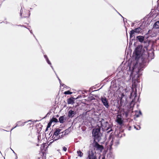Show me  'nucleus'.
Segmentation results:
<instances>
[{
	"label": "nucleus",
	"mask_w": 159,
	"mask_h": 159,
	"mask_svg": "<svg viewBox=\"0 0 159 159\" xmlns=\"http://www.w3.org/2000/svg\"><path fill=\"white\" fill-rule=\"evenodd\" d=\"M10 148L11 150L13 151V152L15 154V155H16V154L14 152V151L11 148Z\"/></svg>",
	"instance_id": "nucleus-43"
},
{
	"label": "nucleus",
	"mask_w": 159,
	"mask_h": 159,
	"mask_svg": "<svg viewBox=\"0 0 159 159\" xmlns=\"http://www.w3.org/2000/svg\"><path fill=\"white\" fill-rule=\"evenodd\" d=\"M132 38L131 39H130V42H129V45L130 46L131 45H132V42H131V41H132L133 40H134V38Z\"/></svg>",
	"instance_id": "nucleus-26"
},
{
	"label": "nucleus",
	"mask_w": 159,
	"mask_h": 159,
	"mask_svg": "<svg viewBox=\"0 0 159 159\" xmlns=\"http://www.w3.org/2000/svg\"><path fill=\"white\" fill-rule=\"evenodd\" d=\"M100 99L101 100L103 105L107 109H109L110 107V105L108 99L104 96H101Z\"/></svg>",
	"instance_id": "nucleus-6"
},
{
	"label": "nucleus",
	"mask_w": 159,
	"mask_h": 159,
	"mask_svg": "<svg viewBox=\"0 0 159 159\" xmlns=\"http://www.w3.org/2000/svg\"><path fill=\"white\" fill-rule=\"evenodd\" d=\"M23 27H25V28H27V29H28V28H27L26 27L25 25H24V26H23Z\"/></svg>",
	"instance_id": "nucleus-50"
},
{
	"label": "nucleus",
	"mask_w": 159,
	"mask_h": 159,
	"mask_svg": "<svg viewBox=\"0 0 159 159\" xmlns=\"http://www.w3.org/2000/svg\"><path fill=\"white\" fill-rule=\"evenodd\" d=\"M117 122L119 124L121 125L122 123V122L121 120L120 121H117Z\"/></svg>",
	"instance_id": "nucleus-34"
},
{
	"label": "nucleus",
	"mask_w": 159,
	"mask_h": 159,
	"mask_svg": "<svg viewBox=\"0 0 159 159\" xmlns=\"http://www.w3.org/2000/svg\"><path fill=\"white\" fill-rule=\"evenodd\" d=\"M93 88L91 87L89 89V91L90 92H91V91H92V92L94 91H93Z\"/></svg>",
	"instance_id": "nucleus-35"
},
{
	"label": "nucleus",
	"mask_w": 159,
	"mask_h": 159,
	"mask_svg": "<svg viewBox=\"0 0 159 159\" xmlns=\"http://www.w3.org/2000/svg\"><path fill=\"white\" fill-rule=\"evenodd\" d=\"M44 57L45 58V59H47L48 58L47 57V56L46 55H44Z\"/></svg>",
	"instance_id": "nucleus-40"
},
{
	"label": "nucleus",
	"mask_w": 159,
	"mask_h": 159,
	"mask_svg": "<svg viewBox=\"0 0 159 159\" xmlns=\"http://www.w3.org/2000/svg\"><path fill=\"white\" fill-rule=\"evenodd\" d=\"M17 25L18 26H21V27H23V26H24V25Z\"/></svg>",
	"instance_id": "nucleus-41"
},
{
	"label": "nucleus",
	"mask_w": 159,
	"mask_h": 159,
	"mask_svg": "<svg viewBox=\"0 0 159 159\" xmlns=\"http://www.w3.org/2000/svg\"><path fill=\"white\" fill-rule=\"evenodd\" d=\"M114 143L116 145L119 144V141L118 139H116L115 137L113 138L110 143L111 146H112Z\"/></svg>",
	"instance_id": "nucleus-11"
},
{
	"label": "nucleus",
	"mask_w": 159,
	"mask_h": 159,
	"mask_svg": "<svg viewBox=\"0 0 159 159\" xmlns=\"http://www.w3.org/2000/svg\"><path fill=\"white\" fill-rule=\"evenodd\" d=\"M63 150L65 152H66L67 150V148L65 147H63Z\"/></svg>",
	"instance_id": "nucleus-32"
},
{
	"label": "nucleus",
	"mask_w": 159,
	"mask_h": 159,
	"mask_svg": "<svg viewBox=\"0 0 159 159\" xmlns=\"http://www.w3.org/2000/svg\"><path fill=\"white\" fill-rule=\"evenodd\" d=\"M32 124H33V123H30V125H32Z\"/></svg>",
	"instance_id": "nucleus-49"
},
{
	"label": "nucleus",
	"mask_w": 159,
	"mask_h": 159,
	"mask_svg": "<svg viewBox=\"0 0 159 159\" xmlns=\"http://www.w3.org/2000/svg\"><path fill=\"white\" fill-rule=\"evenodd\" d=\"M32 121V120H29L28 121Z\"/></svg>",
	"instance_id": "nucleus-51"
},
{
	"label": "nucleus",
	"mask_w": 159,
	"mask_h": 159,
	"mask_svg": "<svg viewBox=\"0 0 159 159\" xmlns=\"http://www.w3.org/2000/svg\"><path fill=\"white\" fill-rule=\"evenodd\" d=\"M93 136V141L92 143V146L95 152H101L104 149V147L102 145L99 144V142L101 139L102 135L100 132V129L95 128L93 129L92 132Z\"/></svg>",
	"instance_id": "nucleus-2"
},
{
	"label": "nucleus",
	"mask_w": 159,
	"mask_h": 159,
	"mask_svg": "<svg viewBox=\"0 0 159 159\" xmlns=\"http://www.w3.org/2000/svg\"><path fill=\"white\" fill-rule=\"evenodd\" d=\"M113 84L112 85H111V86L110 87V88L111 89H112V88H116L117 87V86L116 84L115 83V81H112L111 82V84Z\"/></svg>",
	"instance_id": "nucleus-19"
},
{
	"label": "nucleus",
	"mask_w": 159,
	"mask_h": 159,
	"mask_svg": "<svg viewBox=\"0 0 159 159\" xmlns=\"http://www.w3.org/2000/svg\"><path fill=\"white\" fill-rule=\"evenodd\" d=\"M136 113L134 115L135 116L136 118L139 117L140 115H142V113L140 110H139V112L138 111H136Z\"/></svg>",
	"instance_id": "nucleus-17"
},
{
	"label": "nucleus",
	"mask_w": 159,
	"mask_h": 159,
	"mask_svg": "<svg viewBox=\"0 0 159 159\" xmlns=\"http://www.w3.org/2000/svg\"><path fill=\"white\" fill-rule=\"evenodd\" d=\"M61 130L59 128H57L55 130V131L54 133V134L53 135V136L52 137H53L54 136H55V137L53 138L54 140H56L58 139H59L60 138V136L59 135V137H57L58 136L59 134H60V133Z\"/></svg>",
	"instance_id": "nucleus-7"
},
{
	"label": "nucleus",
	"mask_w": 159,
	"mask_h": 159,
	"mask_svg": "<svg viewBox=\"0 0 159 159\" xmlns=\"http://www.w3.org/2000/svg\"><path fill=\"white\" fill-rule=\"evenodd\" d=\"M0 153L1 154V152L0 151Z\"/></svg>",
	"instance_id": "nucleus-54"
},
{
	"label": "nucleus",
	"mask_w": 159,
	"mask_h": 159,
	"mask_svg": "<svg viewBox=\"0 0 159 159\" xmlns=\"http://www.w3.org/2000/svg\"><path fill=\"white\" fill-rule=\"evenodd\" d=\"M17 126H16H16L12 128L11 129V131L12 130H13V129H14Z\"/></svg>",
	"instance_id": "nucleus-45"
},
{
	"label": "nucleus",
	"mask_w": 159,
	"mask_h": 159,
	"mask_svg": "<svg viewBox=\"0 0 159 159\" xmlns=\"http://www.w3.org/2000/svg\"><path fill=\"white\" fill-rule=\"evenodd\" d=\"M50 66L52 68V69L54 71L55 73V74L56 75H57V74L56 73L55 71L54 70V68H53V66H52V65H50Z\"/></svg>",
	"instance_id": "nucleus-38"
},
{
	"label": "nucleus",
	"mask_w": 159,
	"mask_h": 159,
	"mask_svg": "<svg viewBox=\"0 0 159 159\" xmlns=\"http://www.w3.org/2000/svg\"><path fill=\"white\" fill-rule=\"evenodd\" d=\"M57 76V78L58 79V80H59V83H60V85L61 86H62L63 87H65V86H66L64 84H63L61 82V80H60V79L58 77V76L57 75H56Z\"/></svg>",
	"instance_id": "nucleus-22"
},
{
	"label": "nucleus",
	"mask_w": 159,
	"mask_h": 159,
	"mask_svg": "<svg viewBox=\"0 0 159 159\" xmlns=\"http://www.w3.org/2000/svg\"><path fill=\"white\" fill-rule=\"evenodd\" d=\"M117 136L119 138H121V137H122V135L120 133L118 134Z\"/></svg>",
	"instance_id": "nucleus-37"
},
{
	"label": "nucleus",
	"mask_w": 159,
	"mask_h": 159,
	"mask_svg": "<svg viewBox=\"0 0 159 159\" xmlns=\"http://www.w3.org/2000/svg\"><path fill=\"white\" fill-rule=\"evenodd\" d=\"M59 115H57L56 116V117H59Z\"/></svg>",
	"instance_id": "nucleus-47"
},
{
	"label": "nucleus",
	"mask_w": 159,
	"mask_h": 159,
	"mask_svg": "<svg viewBox=\"0 0 159 159\" xmlns=\"http://www.w3.org/2000/svg\"><path fill=\"white\" fill-rule=\"evenodd\" d=\"M76 114L77 112L76 111L70 110L68 111L67 116L69 118H72Z\"/></svg>",
	"instance_id": "nucleus-9"
},
{
	"label": "nucleus",
	"mask_w": 159,
	"mask_h": 159,
	"mask_svg": "<svg viewBox=\"0 0 159 159\" xmlns=\"http://www.w3.org/2000/svg\"><path fill=\"white\" fill-rule=\"evenodd\" d=\"M47 63L50 65H51V63L50 61L49 60L48 58L46 60Z\"/></svg>",
	"instance_id": "nucleus-28"
},
{
	"label": "nucleus",
	"mask_w": 159,
	"mask_h": 159,
	"mask_svg": "<svg viewBox=\"0 0 159 159\" xmlns=\"http://www.w3.org/2000/svg\"><path fill=\"white\" fill-rule=\"evenodd\" d=\"M48 128V127H47V128L46 129V130H45V132H46L47 131H48V128Z\"/></svg>",
	"instance_id": "nucleus-42"
},
{
	"label": "nucleus",
	"mask_w": 159,
	"mask_h": 159,
	"mask_svg": "<svg viewBox=\"0 0 159 159\" xmlns=\"http://www.w3.org/2000/svg\"><path fill=\"white\" fill-rule=\"evenodd\" d=\"M136 39L137 40H138L139 42L141 43H143L144 42V43H146V44H147V43L145 42V41H144V37L142 36H138L136 37Z\"/></svg>",
	"instance_id": "nucleus-12"
},
{
	"label": "nucleus",
	"mask_w": 159,
	"mask_h": 159,
	"mask_svg": "<svg viewBox=\"0 0 159 159\" xmlns=\"http://www.w3.org/2000/svg\"><path fill=\"white\" fill-rule=\"evenodd\" d=\"M62 133H64V135L67 134L68 133V130H65V132H63Z\"/></svg>",
	"instance_id": "nucleus-30"
},
{
	"label": "nucleus",
	"mask_w": 159,
	"mask_h": 159,
	"mask_svg": "<svg viewBox=\"0 0 159 159\" xmlns=\"http://www.w3.org/2000/svg\"><path fill=\"white\" fill-rule=\"evenodd\" d=\"M16 155V157L15 159H17V158H18L17 156V155Z\"/></svg>",
	"instance_id": "nucleus-46"
},
{
	"label": "nucleus",
	"mask_w": 159,
	"mask_h": 159,
	"mask_svg": "<svg viewBox=\"0 0 159 159\" xmlns=\"http://www.w3.org/2000/svg\"><path fill=\"white\" fill-rule=\"evenodd\" d=\"M124 114L125 115V117L127 118L129 116H131L132 112L129 110L123 111Z\"/></svg>",
	"instance_id": "nucleus-14"
},
{
	"label": "nucleus",
	"mask_w": 159,
	"mask_h": 159,
	"mask_svg": "<svg viewBox=\"0 0 159 159\" xmlns=\"http://www.w3.org/2000/svg\"><path fill=\"white\" fill-rule=\"evenodd\" d=\"M101 123V126L103 131H107V133H109L113 131L111 128L112 126L109 124L108 122L103 119H102L100 121Z\"/></svg>",
	"instance_id": "nucleus-3"
},
{
	"label": "nucleus",
	"mask_w": 159,
	"mask_h": 159,
	"mask_svg": "<svg viewBox=\"0 0 159 159\" xmlns=\"http://www.w3.org/2000/svg\"><path fill=\"white\" fill-rule=\"evenodd\" d=\"M123 21H124V22L125 23V20H126V19L125 18H124V17H123Z\"/></svg>",
	"instance_id": "nucleus-44"
},
{
	"label": "nucleus",
	"mask_w": 159,
	"mask_h": 159,
	"mask_svg": "<svg viewBox=\"0 0 159 159\" xmlns=\"http://www.w3.org/2000/svg\"><path fill=\"white\" fill-rule=\"evenodd\" d=\"M153 27L156 29L159 28V20L156 22L153 25Z\"/></svg>",
	"instance_id": "nucleus-18"
},
{
	"label": "nucleus",
	"mask_w": 159,
	"mask_h": 159,
	"mask_svg": "<svg viewBox=\"0 0 159 159\" xmlns=\"http://www.w3.org/2000/svg\"><path fill=\"white\" fill-rule=\"evenodd\" d=\"M87 91H87V90H85L84 91V92H85V93H86Z\"/></svg>",
	"instance_id": "nucleus-48"
},
{
	"label": "nucleus",
	"mask_w": 159,
	"mask_h": 159,
	"mask_svg": "<svg viewBox=\"0 0 159 159\" xmlns=\"http://www.w3.org/2000/svg\"><path fill=\"white\" fill-rule=\"evenodd\" d=\"M32 9V8H30V9Z\"/></svg>",
	"instance_id": "nucleus-55"
},
{
	"label": "nucleus",
	"mask_w": 159,
	"mask_h": 159,
	"mask_svg": "<svg viewBox=\"0 0 159 159\" xmlns=\"http://www.w3.org/2000/svg\"><path fill=\"white\" fill-rule=\"evenodd\" d=\"M51 133L50 132V133H49V135H50V134Z\"/></svg>",
	"instance_id": "nucleus-53"
},
{
	"label": "nucleus",
	"mask_w": 159,
	"mask_h": 159,
	"mask_svg": "<svg viewBox=\"0 0 159 159\" xmlns=\"http://www.w3.org/2000/svg\"><path fill=\"white\" fill-rule=\"evenodd\" d=\"M148 45H139L135 48L133 53L134 61L132 67V70L130 75L133 82L134 84L135 81L139 82L140 77L141 75L139 73L147 66L149 61L154 58V53L149 54L147 51Z\"/></svg>",
	"instance_id": "nucleus-1"
},
{
	"label": "nucleus",
	"mask_w": 159,
	"mask_h": 159,
	"mask_svg": "<svg viewBox=\"0 0 159 159\" xmlns=\"http://www.w3.org/2000/svg\"><path fill=\"white\" fill-rule=\"evenodd\" d=\"M138 126V128H137L136 126L135 125L134 126V128L136 130H139L140 129V127L139 126L137 125Z\"/></svg>",
	"instance_id": "nucleus-29"
},
{
	"label": "nucleus",
	"mask_w": 159,
	"mask_h": 159,
	"mask_svg": "<svg viewBox=\"0 0 159 159\" xmlns=\"http://www.w3.org/2000/svg\"><path fill=\"white\" fill-rule=\"evenodd\" d=\"M38 121H39V120H37L35 121V122Z\"/></svg>",
	"instance_id": "nucleus-52"
},
{
	"label": "nucleus",
	"mask_w": 159,
	"mask_h": 159,
	"mask_svg": "<svg viewBox=\"0 0 159 159\" xmlns=\"http://www.w3.org/2000/svg\"><path fill=\"white\" fill-rule=\"evenodd\" d=\"M75 99L73 97H70L67 99V103L68 104H73L75 103Z\"/></svg>",
	"instance_id": "nucleus-13"
},
{
	"label": "nucleus",
	"mask_w": 159,
	"mask_h": 159,
	"mask_svg": "<svg viewBox=\"0 0 159 159\" xmlns=\"http://www.w3.org/2000/svg\"><path fill=\"white\" fill-rule=\"evenodd\" d=\"M72 93L70 92V90H68L66 91H65L64 93V94H71Z\"/></svg>",
	"instance_id": "nucleus-23"
},
{
	"label": "nucleus",
	"mask_w": 159,
	"mask_h": 159,
	"mask_svg": "<svg viewBox=\"0 0 159 159\" xmlns=\"http://www.w3.org/2000/svg\"><path fill=\"white\" fill-rule=\"evenodd\" d=\"M51 113L52 112L49 111L44 117L42 119H40V120H41L42 119L46 118L49 115H50Z\"/></svg>",
	"instance_id": "nucleus-24"
},
{
	"label": "nucleus",
	"mask_w": 159,
	"mask_h": 159,
	"mask_svg": "<svg viewBox=\"0 0 159 159\" xmlns=\"http://www.w3.org/2000/svg\"><path fill=\"white\" fill-rule=\"evenodd\" d=\"M22 7H21V10H20V16L21 17L22 16Z\"/></svg>",
	"instance_id": "nucleus-36"
},
{
	"label": "nucleus",
	"mask_w": 159,
	"mask_h": 159,
	"mask_svg": "<svg viewBox=\"0 0 159 159\" xmlns=\"http://www.w3.org/2000/svg\"><path fill=\"white\" fill-rule=\"evenodd\" d=\"M27 121L22 122L21 121L17 122L16 123V126H23L24 125L25 123H27Z\"/></svg>",
	"instance_id": "nucleus-15"
},
{
	"label": "nucleus",
	"mask_w": 159,
	"mask_h": 159,
	"mask_svg": "<svg viewBox=\"0 0 159 159\" xmlns=\"http://www.w3.org/2000/svg\"><path fill=\"white\" fill-rule=\"evenodd\" d=\"M127 98L126 96L125 95L124 93H122L121 94V97L120 100V106H122L123 105L125 101H126Z\"/></svg>",
	"instance_id": "nucleus-8"
},
{
	"label": "nucleus",
	"mask_w": 159,
	"mask_h": 159,
	"mask_svg": "<svg viewBox=\"0 0 159 159\" xmlns=\"http://www.w3.org/2000/svg\"><path fill=\"white\" fill-rule=\"evenodd\" d=\"M77 153L78 154V156L80 157H82L83 156V153L79 150L77 151Z\"/></svg>",
	"instance_id": "nucleus-20"
},
{
	"label": "nucleus",
	"mask_w": 159,
	"mask_h": 159,
	"mask_svg": "<svg viewBox=\"0 0 159 159\" xmlns=\"http://www.w3.org/2000/svg\"><path fill=\"white\" fill-rule=\"evenodd\" d=\"M137 95L136 93L135 92L133 93V92L130 93V99H131L132 100L130 103V105H134L135 103H136L138 102L139 98H138V99H137Z\"/></svg>",
	"instance_id": "nucleus-4"
},
{
	"label": "nucleus",
	"mask_w": 159,
	"mask_h": 159,
	"mask_svg": "<svg viewBox=\"0 0 159 159\" xmlns=\"http://www.w3.org/2000/svg\"><path fill=\"white\" fill-rule=\"evenodd\" d=\"M28 29L30 31V33H31V34H33V35H34V38H35L36 39V40L37 41V39L36 38V37H35V36L34 35V34H33V33H32V30H30L29 29Z\"/></svg>",
	"instance_id": "nucleus-33"
},
{
	"label": "nucleus",
	"mask_w": 159,
	"mask_h": 159,
	"mask_svg": "<svg viewBox=\"0 0 159 159\" xmlns=\"http://www.w3.org/2000/svg\"><path fill=\"white\" fill-rule=\"evenodd\" d=\"M143 30L140 27H139L135 28L134 30H132L130 31V39H131L133 37V35L135 33L139 34L141 33L143 31Z\"/></svg>",
	"instance_id": "nucleus-5"
},
{
	"label": "nucleus",
	"mask_w": 159,
	"mask_h": 159,
	"mask_svg": "<svg viewBox=\"0 0 159 159\" xmlns=\"http://www.w3.org/2000/svg\"><path fill=\"white\" fill-rule=\"evenodd\" d=\"M3 23H5L6 24H7L9 23V24H11V25H13V24H11V23H9V22H7V21H6V22H1V23H3Z\"/></svg>",
	"instance_id": "nucleus-31"
},
{
	"label": "nucleus",
	"mask_w": 159,
	"mask_h": 159,
	"mask_svg": "<svg viewBox=\"0 0 159 159\" xmlns=\"http://www.w3.org/2000/svg\"><path fill=\"white\" fill-rule=\"evenodd\" d=\"M52 122L50 120V121L48 123L47 127H48V128H50L52 125Z\"/></svg>",
	"instance_id": "nucleus-27"
},
{
	"label": "nucleus",
	"mask_w": 159,
	"mask_h": 159,
	"mask_svg": "<svg viewBox=\"0 0 159 159\" xmlns=\"http://www.w3.org/2000/svg\"><path fill=\"white\" fill-rule=\"evenodd\" d=\"M112 7L119 14V15H120L122 18H123V17L122 16L121 14H120L118 12H117V11L115 9V8L114 7Z\"/></svg>",
	"instance_id": "nucleus-39"
},
{
	"label": "nucleus",
	"mask_w": 159,
	"mask_h": 159,
	"mask_svg": "<svg viewBox=\"0 0 159 159\" xmlns=\"http://www.w3.org/2000/svg\"><path fill=\"white\" fill-rule=\"evenodd\" d=\"M46 146V145L45 143L43 144L42 145H41L40 147L41 150H43L44 149V148Z\"/></svg>",
	"instance_id": "nucleus-25"
},
{
	"label": "nucleus",
	"mask_w": 159,
	"mask_h": 159,
	"mask_svg": "<svg viewBox=\"0 0 159 159\" xmlns=\"http://www.w3.org/2000/svg\"><path fill=\"white\" fill-rule=\"evenodd\" d=\"M65 120V115L60 116L59 118V122L61 123H63Z\"/></svg>",
	"instance_id": "nucleus-16"
},
{
	"label": "nucleus",
	"mask_w": 159,
	"mask_h": 159,
	"mask_svg": "<svg viewBox=\"0 0 159 159\" xmlns=\"http://www.w3.org/2000/svg\"><path fill=\"white\" fill-rule=\"evenodd\" d=\"M88 159H97L93 151L91 150L89 151Z\"/></svg>",
	"instance_id": "nucleus-10"
},
{
	"label": "nucleus",
	"mask_w": 159,
	"mask_h": 159,
	"mask_svg": "<svg viewBox=\"0 0 159 159\" xmlns=\"http://www.w3.org/2000/svg\"><path fill=\"white\" fill-rule=\"evenodd\" d=\"M50 120L52 122V123L53 122H54L55 123H57L58 122V121L57 119L56 118L54 117H53V118L52 119H51Z\"/></svg>",
	"instance_id": "nucleus-21"
}]
</instances>
